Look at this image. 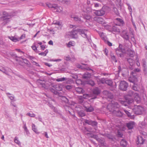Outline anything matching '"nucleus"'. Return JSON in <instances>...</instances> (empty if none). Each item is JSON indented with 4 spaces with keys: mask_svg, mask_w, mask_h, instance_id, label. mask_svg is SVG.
Returning <instances> with one entry per match:
<instances>
[{
    "mask_svg": "<svg viewBox=\"0 0 147 147\" xmlns=\"http://www.w3.org/2000/svg\"><path fill=\"white\" fill-rule=\"evenodd\" d=\"M76 91L78 94H83L84 92V90L81 88L77 87L75 88Z\"/></svg>",
    "mask_w": 147,
    "mask_h": 147,
    "instance_id": "nucleus-24",
    "label": "nucleus"
},
{
    "mask_svg": "<svg viewBox=\"0 0 147 147\" xmlns=\"http://www.w3.org/2000/svg\"><path fill=\"white\" fill-rule=\"evenodd\" d=\"M36 43L34 42L33 45L31 47L32 49L36 53H38L39 51L37 50V47L36 46Z\"/></svg>",
    "mask_w": 147,
    "mask_h": 147,
    "instance_id": "nucleus-32",
    "label": "nucleus"
},
{
    "mask_svg": "<svg viewBox=\"0 0 147 147\" xmlns=\"http://www.w3.org/2000/svg\"><path fill=\"white\" fill-rule=\"evenodd\" d=\"M127 5L128 6V9L129 10V11L131 13V12L132 11L131 7L129 3H127Z\"/></svg>",
    "mask_w": 147,
    "mask_h": 147,
    "instance_id": "nucleus-51",
    "label": "nucleus"
},
{
    "mask_svg": "<svg viewBox=\"0 0 147 147\" xmlns=\"http://www.w3.org/2000/svg\"><path fill=\"white\" fill-rule=\"evenodd\" d=\"M53 24L59 26L60 25V23L59 21H54L53 22Z\"/></svg>",
    "mask_w": 147,
    "mask_h": 147,
    "instance_id": "nucleus-57",
    "label": "nucleus"
},
{
    "mask_svg": "<svg viewBox=\"0 0 147 147\" xmlns=\"http://www.w3.org/2000/svg\"><path fill=\"white\" fill-rule=\"evenodd\" d=\"M8 38L9 39H10L11 40H12V41L14 42H16L19 41L18 39L17 38L15 37L14 36H8Z\"/></svg>",
    "mask_w": 147,
    "mask_h": 147,
    "instance_id": "nucleus-36",
    "label": "nucleus"
},
{
    "mask_svg": "<svg viewBox=\"0 0 147 147\" xmlns=\"http://www.w3.org/2000/svg\"><path fill=\"white\" fill-rule=\"evenodd\" d=\"M142 112L139 109H137L136 111V113L137 114H141L142 113Z\"/></svg>",
    "mask_w": 147,
    "mask_h": 147,
    "instance_id": "nucleus-62",
    "label": "nucleus"
},
{
    "mask_svg": "<svg viewBox=\"0 0 147 147\" xmlns=\"http://www.w3.org/2000/svg\"><path fill=\"white\" fill-rule=\"evenodd\" d=\"M93 92L94 94L97 95L99 94L100 93V91L98 88L94 89L93 91Z\"/></svg>",
    "mask_w": 147,
    "mask_h": 147,
    "instance_id": "nucleus-34",
    "label": "nucleus"
},
{
    "mask_svg": "<svg viewBox=\"0 0 147 147\" xmlns=\"http://www.w3.org/2000/svg\"><path fill=\"white\" fill-rule=\"evenodd\" d=\"M64 107L66 111L68 112L71 115V113L70 111V110H71V107H69L68 105H65L64 106Z\"/></svg>",
    "mask_w": 147,
    "mask_h": 147,
    "instance_id": "nucleus-37",
    "label": "nucleus"
},
{
    "mask_svg": "<svg viewBox=\"0 0 147 147\" xmlns=\"http://www.w3.org/2000/svg\"><path fill=\"white\" fill-rule=\"evenodd\" d=\"M83 18L84 19L87 20H89L91 18V16L89 14H85L83 15Z\"/></svg>",
    "mask_w": 147,
    "mask_h": 147,
    "instance_id": "nucleus-40",
    "label": "nucleus"
},
{
    "mask_svg": "<svg viewBox=\"0 0 147 147\" xmlns=\"http://www.w3.org/2000/svg\"><path fill=\"white\" fill-rule=\"evenodd\" d=\"M106 80L104 78H101L97 80V82L99 84L100 83L104 84H105Z\"/></svg>",
    "mask_w": 147,
    "mask_h": 147,
    "instance_id": "nucleus-31",
    "label": "nucleus"
},
{
    "mask_svg": "<svg viewBox=\"0 0 147 147\" xmlns=\"http://www.w3.org/2000/svg\"><path fill=\"white\" fill-rule=\"evenodd\" d=\"M134 85H133L132 86V89L133 90H135L136 91H137L138 90V88H137L136 86V85L134 84Z\"/></svg>",
    "mask_w": 147,
    "mask_h": 147,
    "instance_id": "nucleus-59",
    "label": "nucleus"
},
{
    "mask_svg": "<svg viewBox=\"0 0 147 147\" xmlns=\"http://www.w3.org/2000/svg\"><path fill=\"white\" fill-rule=\"evenodd\" d=\"M135 124V123L134 121H130L126 123V126L129 129H132Z\"/></svg>",
    "mask_w": 147,
    "mask_h": 147,
    "instance_id": "nucleus-17",
    "label": "nucleus"
},
{
    "mask_svg": "<svg viewBox=\"0 0 147 147\" xmlns=\"http://www.w3.org/2000/svg\"><path fill=\"white\" fill-rule=\"evenodd\" d=\"M23 128L24 129V131H26V134L27 135H28V134H29V131L28 130L27 128V127L26 126V124H25L24 125L23 127Z\"/></svg>",
    "mask_w": 147,
    "mask_h": 147,
    "instance_id": "nucleus-50",
    "label": "nucleus"
},
{
    "mask_svg": "<svg viewBox=\"0 0 147 147\" xmlns=\"http://www.w3.org/2000/svg\"><path fill=\"white\" fill-rule=\"evenodd\" d=\"M57 91H61L62 90V86L60 85H55L52 86Z\"/></svg>",
    "mask_w": 147,
    "mask_h": 147,
    "instance_id": "nucleus-22",
    "label": "nucleus"
},
{
    "mask_svg": "<svg viewBox=\"0 0 147 147\" xmlns=\"http://www.w3.org/2000/svg\"><path fill=\"white\" fill-rule=\"evenodd\" d=\"M78 32L79 34L81 35L82 37L84 38H86L87 40H89V37L86 33L87 30L85 29L78 28Z\"/></svg>",
    "mask_w": 147,
    "mask_h": 147,
    "instance_id": "nucleus-5",
    "label": "nucleus"
},
{
    "mask_svg": "<svg viewBox=\"0 0 147 147\" xmlns=\"http://www.w3.org/2000/svg\"><path fill=\"white\" fill-rule=\"evenodd\" d=\"M120 145L123 147H125L127 145V142L124 139H122L120 141Z\"/></svg>",
    "mask_w": 147,
    "mask_h": 147,
    "instance_id": "nucleus-30",
    "label": "nucleus"
},
{
    "mask_svg": "<svg viewBox=\"0 0 147 147\" xmlns=\"http://www.w3.org/2000/svg\"><path fill=\"white\" fill-rule=\"evenodd\" d=\"M11 15L6 11H3L1 17V20L3 21L2 24L3 25H5L8 23L10 21V18Z\"/></svg>",
    "mask_w": 147,
    "mask_h": 147,
    "instance_id": "nucleus-1",
    "label": "nucleus"
},
{
    "mask_svg": "<svg viewBox=\"0 0 147 147\" xmlns=\"http://www.w3.org/2000/svg\"><path fill=\"white\" fill-rule=\"evenodd\" d=\"M84 121L86 123L91 125L93 127L97 126V125L98 123L96 121H93L91 120L85 119Z\"/></svg>",
    "mask_w": 147,
    "mask_h": 147,
    "instance_id": "nucleus-9",
    "label": "nucleus"
},
{
    "mask_svg": "<svg viewBox=\"0 0 147 147\" xmlns=\"http://www.w3.org/2000/svg\"><path fill=\"white\" fill-rule=\"evenodd\" d=\"M110 56L111 59L113 62H114L115 63L117 62V60L116 59V57L113 54H111L110 55Z\"/></svg>",
    "mask_w": 147,
    "mask_h": 147,
    "instance_id": "nucleus-42",
    "label": "nucleus"
},
{
    "mask_svg": "<svg viewBox=\"0 0 147 147\" xmlns=\"http://www.w3.org/2000/svg\"><path fill=\"white\" fill-rule=\"evenodd\" d=\"M99 35L101 38L104 40H105L106 39V37L105 36L103 32H100L98 33Z\"/></svg>",
    "mask_w": 147,
    "mask_h": 147,
    "instance_id": "nucleus-41",
    "label": "nucleus"
},
{
    "mask_svg": "<svg viewBox=\"0 0 147 147\" xmlns=\"http://www.w3.org/2000/svg\"><path fill=\"white\" fill-rule=\"evenodd\" d=\"M67 78H60L56 79V81L58 82H62L67 80Z\"/></svg>",
    "mask_w": 147,
    "mask_h": 147,
    "instance_id": "nucleus-44",
    "label": "nucleus"
},
{
    "mask_svg": "<svg viewBox=\"0 0 147 147\" xmlns=\"http://www.w3.org/2000/svg\"><path fill=\"white\" fill-rule=\"evenodd\" d=\"M95 19L97 22L99 24H102V25H104L105 24V20L102 18L97 17Z\"/></svg>",
    "mask_w": 147,
    "mask_h": 147,
    "instance_id": "nucleus-20",
    "label": "nucleus"
},
{
    "mask_svg": "<svg viewBox=\"0 0 147 147\" xmlns=\"http://www.w3.org/2000/svg\"><path fill=\"white\" fill-rule=\"evenodd\" d=\"M121 36L126 41H128L129 40V33L128 32L125 30H123L122 31L121 34Z\"/></svg>",
    "mask_w": 147,
    "mask_h": 147,
    "instance_id": "nucleus-7",
    "label": "nucleus"
},
{
    "mask_svg": "<svg viewBox=\"0 0 147 147\" xmlns=\"http://www.w3.org/2000/svg\"><path fill=\"white\" fill-rule=\"evenodd\" d=\"M23 62L26 64L28 67H30L31 65V63L28 60L26 59H24Z\"/></svg>",
    "mask_w": 147,
    "mask_h": 147,
    "instance_id": "nucleus-46",
    "label": "nucleus"
},
{
    "mask_svg": "<svg viewBox=\"0 0 147 147\" xmlns=\"http://www.w3.org/2000/svg\"><path fill=\"white\" fill-rule=\"evenodd\" d=\"M127 59V61L129 63V65L131 66V67H130V68L131 69H133L132 66L134 65V61L132 59L129 58H126Z\"/></svg>",
    "mask_w": 147,
    "mask_h": 147,
    "instance_id": "nucleus-19",
    "label": "nucleus"
},
{
    "mask_svg": "<svg viewBox=\"0 0 147 147\" xmlns=\"http://www.w3.org/2000/svg\"><path fill=\"white\" fill-rule=\"evenodd\" d=\"M73 87V86L71 85H68L65 86V88H66V89L68 91H70L71 90Z\"/></svg>",
    "mask_w": 147,
    "mask_h": 147,
    "instance_id": "nucleus-45",
    "label": "nucleus"
},
{
    "mask_svg": "<svg viewBox=\"0 0 147 147\" xmlns=\"http://www.w3.org/2000/svg\"><path fill=\"white\" fill-rule=\"evenodd\" d=\"M39 83L40 84L41 86L42 87H44L45 86V81H42L41 80H39Z\"/></svg>",
    "mask_w": 147,
    "mask_h": 147,
    "instance_id": "nucleus-49",
    "label": "nucleus"
},
{
    "mask_svg": "<svg viewBox=\"0 0 147 147\" xmlns=\"http://www.w3.org/2000/svg\"><path fill=\"white\" fill-rule=\"evenodd\" d=\"M110 30L111 31H113L118 33H119L121 32L120 30L116 26H113Z\"/></svg>",
    "mask_w": 147,
    "mask_h": 147,
    "instance_id": "nucleus-21",
    "label": "nucleus"
},
{
    "mask_svg": "<svg viewBox=\"0 0 147 147\" xmlns=\"http://www.w3.org/2000/svg\"><path fill=\"white\" fill-rule=\"evenodd\" d=\"M26 115L31 117H34L35 116V115L34 113H30L29 112L28 113L26 114Z\"/></svg>",
    "mask_w": 147,
    "mask_h": 147,
    "instance_id": "nucleus-56",
    "label": "nucleus"
},
{
    "mask_svg": "<svg viewBox=\"0 0 147 147\" xmlns=\"http://www.w3.org/2000/svg\"><path fill=\"white\" fill-rule=\"evenodd\" d=\"M123 46L121 44H119V46L118 48H117V49H120L121 50H123L125 51V49L124 48H123Z\"/></svg>",
    "mask_w": 147,
    "mask_h": 147,
    "instance_id": "nucleus-60",
    "label": "nucleus"
},
{
    "mask_svg": "<svg viewBox=\"0 0 147 147\" xmlns=\"http://www.w3.org/2000/svg\"><path fill=\"white\" fill-rule=\"evenodd\" d=\"M90 74L88 72H87L83 75V77L84 79H87L88 78H90Z\"/></svg>",
    "mask_w": 147,
    "mask_h": 147,
    "instance_id": "nucleus-35",
    "label": "nucleus"
},
{
    "mask_svg": "<svg viewBox=\"0 0 147 147\" xmlns=\"http://www.w3.org/2000/svg\"><path fill=\"white\" fill-rule=\"evenodd\" d=\"M114 9L115 11V14L117 15H118L119 14V13L118 12L117 9L116 8H114Z\"/></svg>",
    "mask_w": 147,
    "mask_h": 147,
    "instance_id": "nucleus-64",
    "label": "nucleus"
},
{
    "mask_svg": "<svg viewBox=\"0 0 147 147\" xmlns=\"http://www.w3.org/2000/svg\"><path fill=\"white\" fill-rule=\"evenodd\" d=\"M103 94L108 97L109 98L112 99L113 98V95L109 91L104 90L103 92Z\"/></svg>",
    "mask_w": 147,
    "mask_h": 147,
    "instance_id": "nucleus-15",
    "label": "nucleus"
},
{
    "mask_svg": "<svg viewBox=\"0 0 147 147\" xmlns=\"http://www.w3.org/2000/svg\"><path fill=\"white\" fill-rule=\"evenodd\" d=\"M32 129L36 133V134H38L39 133V132H38L36 128V126L34 124H32Z\"/></svg>",
    "mask_w": 147,
    "mask_h": 147,
    "instance_id": "nucleus-47",
    "label": "nucleus"
},
{
    "mask_svg": "<svg viewBox=\"0 0 147 147\" xmlns=\"http://www.w3.org/2000/svg\"><path fill=\"white\" fill-rule=\"evenodd\" d=\"M28 59H30L31 60H32V61H33V60L34 59H35V58L34 57L32 56H30V55H29L28 56Z\"/></svg>",
    "mask_w": 147,
    "mask_h": 147,
    "instance_id": "nucleus-63",
    "label": "nucleus"
},
{
    "mask_svg": "<svg viewBox=\"0 0 147 147\" xmlns=\"http://www.w3.org/2000/svg\"><path fill=\"white\" fill-rule=\"evenodd\" d=\"M104 136L107 137L112 141H114L116 140L115 136L111 134H105L104 135Z\"/></svg>",
    "mask_w": 147,
    "mask_h": 147,
    "instance_id": "nucleus-13",
    "label": "nucleus"
},
{
    "mask_svg": "<svg viewBox=\"0 0 147 147\" xmlns=\"http://www.w3.org/2000/svg\"><path fill=\"white\" fill-rule=\"evenodd\" d=\"M82 106L80 105H78L75 107V109L77 111V113H78L79 112L82 111Z\"/></svg>",
    "mask_w": 147,
    "mask_h": 147,
    "instance_id": "nucleus-43",
    "label": "nucleus"
},
{
    "mask_svg": "<svg viewBox=\"0 0 147 147\" xmlns=\"http://www.w3.org/2000/svg\"><path fill=\"white\" fill-rule=\"evenodd\" d=\"M117 134L119 137L120 138L122 137L123 136L122 134L119 131H118L117 132Z\"/></svg>",
    "mask_w": 147,
    "mask_h": 147,
    "instance_id": "nucleus-58",
    "label": "nucleus"
},
{
    "mask_svg": "<svg viewBox=\"0 0 147 147\" xmlns=\"http://www.w3.org/2000/svg\"><path fill=\"white\" fill-rule=\"evenodd\" d=\"M78 99H79V102L81 103L83 102L84 100V98L82 96H79L78 97Z\"/></svg>",
    "mask_w": 147,
    "mask_h": 147,
    "instance_id": "nucleus-55",
    "label": "nucleus"
},
{
    "mask_svg": "<svg viewBox=\"0 0 147 147\" xmlns=\"http://www.w3.org/2000/svg\"><path fill=\"white\" fill-rule=\"evenodd\" d=\"M80 117H82L86 115V113L83 110L77 113Z\"/></svg>",
    "mask_w": 147,
    "mask_h": 147,
    "instance_id": "nucleus-39",
    "label": "nucleus"
},
{
    "mask_svg": "<svg viewBox=\"0 0 147 147\" xmlns=\"http://www.w3.org/2000/svg\"><path fill=\"white\" fill-rule=\"evenodd\" d=\"M120 107V105L117 102H112L107 106V108L110 112H111L115 110L118 109Z\"/></svg>",
    "mask_w": 147,
    "mask_h": 147,
    "instance_id": "nucleus-2",
    "label": "nucleus"
},
{
    "mask_svg": "<svg viewBox=\"0 0 147 147\" xmlns=\"http://www.w3.org/2000/svg\"><path fill=\"white\" fill-rule=\"evenodd\" d=\"M134 94V92L132 90H129L128 91V95L129 96H132Z\"/></svg>",
    "mask_w": 147,
    "mask_h": 147,
    "instance_id": "nucleus-54",
    "label": "nucleus"
},
{
    "mask_svg": "<svg viewBox=\"0 0 147 147\" xmlns=\"http://www.w3.org/2000/svg\"><path fill=\"white\" fill-rule=\"evenodd\" d=\"M85 110L87 112H90L94 111L93 107L90 106V107H85Z\"/></svg>",
    "mask_w": 147,
    "mask_h": 147,
    "instance_id": "nucleus-25",
    "label": "nucleus"
},
{
    "mask_svg": "<svg viewBox=\"0 0 147 147\" xmlns=\"http://www.w3.org/2000/svg\"><path fill=\"white\" fill-rule=\"evenodd\" d=\"M124 112L127 116L131 119H133L134 118V115H132L128 111L125 110V109L123 110Z\"/></svg>",
    "mask_w": 147,
    "mask_h": 147,
    "instance_id": "nucleus-23",
    "label": "nucleus"
},
{
    "mask_svg": "<svg viewBox=\"0 0 147 147\" xmlns=\"http://www.w3.org/2000/svg\"><path fill=\"white\" fill-rule=\"evenodd\" d=\"M50 91L52 92L54 94L56 95H58L59 96L60 94V92L57 91L55 89L53 88H50Z\"/></svg>",
    "mask_w": 147,
    "mask_h": 147,
    "instance_id": "nucleus-27",
    "label": "nucleus"
},
{
    "mask_svg": "<svg viewBox=\"0 0 147 147\" xmlns=\"http://www.w3.org/2000/svg\"><path fill=\"white\" fill-rule=\"evenodd\" d=\"M105 84H106L110 86L111 87H112L113 86V82L111 80H106Z\"/></svg>",
    "mask_w": 147,
    "mask_h": 147,
    "instance_id": "nucleus-38",
    "label": "nucleus"
},
{
    "mask_svg": "<svg viewBox=\"0 0 147 147\" xmlns=\"http://www.w3.org/2000/svg\"><path fill=\"white\" fill-rule=\"evenodd\" d=\"M116 25L119 26H123L124 24V22L122 19L117 18L115 19Z\"/></svg>",
    "mask_w": 147,
    "mask_h": 147,
    "instance_id": "nucleus-10",
    "label": "nucleus"
},
{
    "mask_svg": "<svg viewBox=\"0 0 147 147\" xmlns=\"http://www.w3.org/2000/svg\"><path fill=\"white\" fill-rule=\"evenodd\" d=\"M133 102V100H126V101H122L121 102V104L123 105L125 107L128 106L130 103Z\"/></svg>",
    "mask_w": 147,
    "mask_h": 147,
    "instance_id": "nucleus-18",
    "label": "nucleus"
},
{
    "mask_svg": "<svg viewBox=\"0 0 147 147\" xmlns=\"http://www.w3.org/2000/svg\"><path fill=\"white\" fill-rule=\"evenodd\" d=\"M88 84L92 86H93L95 85L94 82L92 80H90L89 81Z\"/></svg>",
    "mask_w": 147,
    "mask_h": 147,
    "instance_id": "nucleus-52",
    "label": "nucleus"
},
{
    "mask_svg": "<svg viewBox=\"0 0 147 147\" xmlns=\"http://www.w3.org/2000/svg\"><path fill=\"white\" fill-rule=\"evenodd\" d=\"M6 94L7 95L8 97L11 100L13 101H15V100H14L15 97L13 95L9 92H7L6 93Z\"/></svg>",
    "mask_w": 147,
    "mask_h": 147,
    "instance_id": "nucleus-28",
    "label": "nucleus"
},
{
    "mask_svg": "<svg viewBox=\"0 0 147 147\" xmlns=\"http://www.w3.org/2000/svg\"><path fill=\"white\" fill-rule=\"evenodd\" d=\"M71 18H73L74 21L78 23H79L81 22V21L80 18L77 16H71Z\"/></svg>",
    "mask_w": 147,
    "mask_h": 147,
    "instance_id": "nucleus-26",
    "label": "nucleus"
},
{
    "mask_svg": "<svg viewBox=\"0 0 147 147\" xmlns=\"http://www.w3.org/2000/svg\"><path fill=\"white\" fill-rule=\"evenodd\" d=\"M128 83L125 81H120L119 85V89L121 90L125 91L127 90L128 87Z\"/></svg>",
    "mask_w": 147,
    "mask_h": 147,
    "instance_id": "nucleus-3",
    "label": "nucleus"
},
{
    "mask_svg": "<svg viewBox=\"0 0 147 147\" xmlns=\"http://www.w3.org/2000/svg\"><path fill=\"white\" fill-rule=\"evenodd\" d=\"M128 55L131 57H133L135 55V52L131 50L128 51Z\"/></svg>",
    "mask_w": 147,
    "mask_h": 147,
    "instance_id": "nucleus-33",
    "label": "nucleus"
},
{
    "mask_svg": "<svg viewBox=\"0 0 147 147\" xmlns=\"http://www.w3.org/2000/svg\"><path fill=\"white\" fill-rule=\"evenodd\" d=\"M125 51L116 49H115V52L117 55L120 57L122 58L124 57V54L125 53Z\"/></svg>",
    "mask_w": 147,
    "mask_h": 147,
    "instance_id": "nucleus-11",
    "label": "nucleus"
},
{
    "mask_svg": "<svg viewBox=\"0 0 147 147\" xmlns=\"http://www.w3.org/2000/svg\"><path fill=\"white\" fill-rule=\"evenodd\" d=\"M111 112H112L115 115L119 117H121L123 114V113L119 109L115 110Z\"/></svg>",
    "mask_w": 147,
    "mask_h": 147,
    "instance_id": "nucleus-12",
    "label": "nucleus"
},
{
    "mask_svg": "<svg viewBox=\"0 0 147 147\" xmlns=\"http://www.w3.org/2000/svg\"><path fill=\"white\" fill-rule=\"evenodd\" d=\"M78 33L77 29L74 28L70 32L69 35L72 38L77 39L78 38Z\"/></svg>",
    "mask_w": 147,
    "mask_h": 147,
    "instance_id": "nucleus-6",
    "label": "nucleus"
},
{
    "mask_svg": "<svg viewBox=\"0 0 147 147\" xmlns=\"http://www.w3.org/2000/svg\"><path fill=\"white\" fill-rule=\"evenodd\" d=\"M137 76L136 73L131 71L130 73V76L128 79L129 81L130 82L134 84L135 82H136L137 81Z\"/></svg>",
    "mask_w": 147,
    "mask_h": 147,
    "instance_id": "nucleus-4",
    "label": "nucleus"
},
{
    "mask_svg": "<svg viewBox=\"0 0 147 147\" xmlns=\"http://www.w3.org/2000/svg\"><path fill=\"white\" fill-rule=\"evenodd\" d=\"M61 99L62 101L63 102H64L65 104H67V105L69 104V100L66 97L64 96H62L61 97Z\"/></svg>",
    "mask_w": 147,
    "mask_h": 147,
    "instance_id": "nucleus-29",
    "label": "nucleus"
},
{
    "mask_svg": "<svg viewBox=\"0 0 147 147\" xmlns=\"http://www.w3.org/2000/svg\"><path fill=\"white\" fill-rule=\"evenodd\" d=\"M105 43L107 44L109 46H112V43L110 42L108 40H107L106 41L105 40Z\"/></svg>",
    "mask_w": 147,
    "mask_h": 147,
    "instance_id": "nucleus-61",
    "label": "nucleus"
},
{
    "mask_svg": "<svg viewBox=\"0 0 147 147\" xmlns=\"http://www.w3.org/2000/svg\"><path fill=\"white\" fill-rule=\"evenodd\" d=\"M14 142L18 145L21 144V143L18 140V138L17 137H15L14 139Z\"/></svg>",
    "mask_w": 147,
    "mask_h": 147,
    "instance_id": "nucleus-48",
    "label": "nucleus"
},
{
    "mask_svg": "<svg viewBox=\"0 0 147 147\" xmlns=\"http://www.w3.org/2000/svg\"><path fill=\"white\" fill-rule=\"evenodd\" d=\"M105 7H103L100 10H95L94 13L97 16H102L105 14Z\"/></svg>",
    "mask_w": 147,
    "mask_h": 147,
    "instance_id": "nucleus-8",
    "label": "nucleus"
},
{
    "mask_svg": "<svg viewBox=\"0 0 147 147\" xmlns=\"http://www.w3.org/2000/svg\"><path fill=\"white\" fill-rule=\"evenodd\" d=\"M137 144H143L145 141V140L143 138L142 136H137Z\"/></svg>",
    "mask_w": 147,
    "mask_h": 147,
    "instance_id": "nucleus-16",
    "label": "nucleus"
},
{
    "mask_svg": "<svg viewBox=\"0 0 147 147\" xmlns=\"http://www.w3.org/2000/svg\"><path fill=\"white\" fill-rule=\"evenodd\" d=\"M46 5L49 8H54L55 9L57 10V11H59L58 9V7L57 4H51L49 3H47Z\"/></svg>",
    "mask_w": 147,
    "mask_h": 147,
    "instance_id": "nucleus-14",
    "label": "nucleus"
},
{
    "mask_svg": "<svg viewBox=\"0 0 147 147\" xmlns=\"http://www.w3.org/2000/svg\"><path fill=\"white\" fill-rule=\"evenodd\" d=\"M50 107H51V109H52L53 110V111L55 112V113H58V110H57V108H56L55 107H54L53 106H51Z\"/></svg>",
    "mask_w": 147,
    "mask_h": 147,
    "instance_id": "nucleus-53",
    "label": "nucleus"
}]
</instances>
